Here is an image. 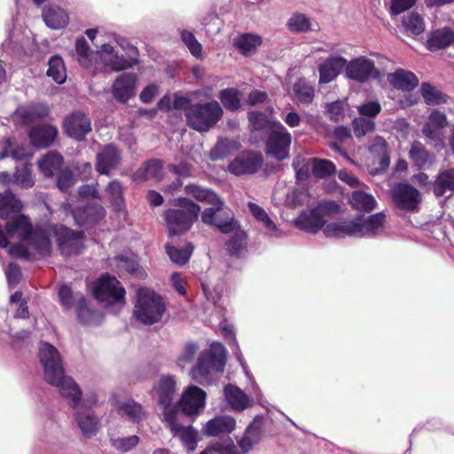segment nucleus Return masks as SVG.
Masks as SVG:
<instances>
[{
    "instance_id": "1",
    "label": "nucleus",
    "mask_w": 454,
    "mask_h": 454,
    "mask_svg": "<svg viewBox=\"0 0 454 454\" xmlns=\"http://www.w3.org/2000/svg\"><path fill=\"white\" fill-rule=\"evenodd\" d=\"M339 210V206L333 201H323L314 208V232L323 229L325 236L329 238L364 237L379 234L384 226L385 215L378 213L366 218L358 217L350 221H343L325 225L320 214H332Z\"/></svg>"
},
{
    "instance_id": "2",
    "label": "nucleus",
    "mask_w": 454,
    "mask_h": 454,
    "mask_svg": "<svg viewBox=\"0 0 454 454\" xmlns=\"http://www.w3.org/2000/svg\"><path fill=\"white\" fill-rule=\"evenodd\" d=\"M184 192L197 201L212 206L201 212L203 223L215 227L223 234H229L235 229L237 220L234 215L231 211L223 209L224 201L215 191L196 184H189L185 185Z\"/></svg>"
},
{
    "instance_id": "3",
    "label": "nucleus",
    "mask_w": 454,
    "mask_h": 454,
    "mask_svg": "<svg viewBox=\"0 0 454 454\" xmlns=\"http://www.w3.org/2000/svg\"><path fill=\"white\" fill-rule=\"evenodd\" d=\"M39 357L44 368L45 380L59 387L61 395L75 408L81 401L82 391L72 378L65 376L58 349L51 344L43 343L39 351Z\"/></svg>"
},
{
    "instance_id": "4",
    "label": "nucleus",
    "mask_w": 454,
    "mask_h": 454,
    "mask_svg": "<svg viewBox=\"0 0 454 454\" xmlns=\"http://www.w3.org/2000/svg\"><path fill=\"white\" fill-rule=\"evenodd\" d=\"M173 207L163 213L168 238L181 236L189 231L197 222L201 211L200 206L186 197L173 200Z\"/></svg>"
},
{
    "instance_id": "5",
    "label": "nucleus",
    "mask_w": 454,
    "mask_h": 454,
    "mask_svg": "<svg viewBox=\"0 0 454 454\" xmlns=\"http://www.w3.org/2000/svg\"><path fill=\"white\" fill-rule=\"evenodd\" d=\"M166 312V303L155 291L141 287L137 292L133 317L145 325H153L161 321Z\"/></svg>"
},
{
    "instance_id": "6",
    "label": "nucleus",
    "mask_w": 454,
    "mask_h": 454,
    "mask_svg": "<svg viewBox=\"0 0 454 454\" xmlns=\"http://www.w3.org/2000/svg\"><path fill=\"white\" fill-rule=\"evenodd\" d=\"M226 356L225 347L221 342H213L208 349L200 353L196 364L191 370L192 380L203 384L208 381L211 372H223Z\"/></svg>"
},
{
    "instance_id": "7",
    "label": "nucleus",
    "mask_w": 454,
    "mask_h": 454,
    "mask_svg": "<svg viewBox=\"0 0 454 454\" xmlns=\"http://www.w3.org/2000/svg\"><path fill=\"white\" fill-rule=\"evenodd\" d=\"M223 110L216 100L195 103L185 109V117L190 128L207 132L222 119Z\"/></svg>"
},
{
    "instance_id": "8",
    "label": "nucleus",
    "mask_w": 454,
    "mask_h": 454,
    "mask_svg": "<svg viewBox=\"0 0 454 454\" xmlns=\"http://www.w3.org/2000/svg\"><path fill=\"white\" fill-rule=\"evenodd\" d=\"M49 232L54 238L57 249L63 257L77 256L85 249L83 231H75L64 224L52 223L49 225Z\"/></svg>"
},
{
    "instance_id": "9",
    "label": "nucleus",
    "mask_w": 454,
    "mask_h": 454,
    "mask_svg": "<svg viewBox=\"0 0 454 454\" xmlns=\"http://www.w3.org/2000/svg\"><path fill=\"white\" fill-rule=\"evenodd\" d=\"M176 392L177 379L174 375L162 374L153 385L152 395L163 409L164 419H172L174 415H178V408L173 405Z\"/></svg>"
},
{
    "instance_id": "10",
    "label": "nucleus",
    "mask_w": 454,
    "mask_h": 454,
    "mask_svg": "<svg viewBox=\"0 0 454 454\" xmlns=\"http://www.w3.org/2000/svg\"><path fill=\"white\" fill-rule=\"evenodd\" d=\"M126 291L121 282L108 273L102 275L93 284V296L107 306L125 303Z\"/></svg>"
},
{
    "instance_id": "11",
    "label": "nucleus",
    "mask_w": 454,
    "mask_h": 454,
    "mask_svg": "<svg viewBox=\"0 0 454 454\" xmlns=\"http://www.w3.org/2000/svg\"><path fill=\"white\" fill-rule=\"evenodd\" d=\"M206 396L207 394L202 388L197 386L188 387L174 406L178 408V419H182L183 416H197L205 407Z\"/></svg>"
},
{
    "instance_id": "12",
    "label": "nucleus",
    "mask_w": 454,
    "mask_h": 454,
    "mask_svg": "<svg viewBox=\"0 0 454 454\" xmlns=\"http://www.w3.org/2000/svg\"><path fill=\"white\" fill-rule=\"evenodd\" d=\"M292 136L286 129L279 124L278 129L272 130L267 138L266 153L277 160H283L289 157Z\"/></svg>"
},
{
    "instance_id": "13",
    "label": "nucleus",
    "mask_w": 454,
    "mask_h": 454,
    "mask_svg": "<svg viewBox=\"0 0 454 454\" xmlns=\"http://www.w3.org/2000/svg\"><path fill=\"white\" fill-rule=\"evenodd\" d=\"M263 161L260 153L244 151L230 162L228 170L235 176L254 175L262 168Z\"/></svg>"
},
{
    "instance_id": "14",
    "label": "nucleus",
    "mask_w": 454,
    "mask_h": 454,
    "mask_svg": "<svg viewBox=\"0 0 454 454\" xmlns=\"http://www.w3.org/2000/svg\"><path fill=\"white\" fill-rule=\"evenodd\" d=\"M121 162V151L114 144L104 145L96 155L95 169L104 176H110L112 170L117 169Z\"/></svg>"
},
{
    "instance_id": "15",
    "label": "nucleus",
    "mask_w": 454,
    "mask_h": 454,
    "mask_svg": "<svg viewBox=\"0 0 454 454\" xmlns=\"http://www.w3.org/2000/svg\"><path fill=\"white\" fill-rule=\"evenodd\" d=\"M64 129L69 137L83 141L91 131L90 119L82 112H73L65 118Z\"/></svg>"
},
{
    "instance_id": "16",
    "label": "nucleus",
    "mask_w": 454,
    "mask_h": 454,
    "mask_svg": "<svg viewBox=\"0 0 454 454\" xmlns=\"http://www.w3.org/2000/svg\"><path fill=\"white\" fill-rule=\"evenodd\" d=\"M392 196L394 202L401 208L415 211L418 209L419 204L421 200V194L414 187L399 184L392 190Z\"/></svg>"
},
{
    "instance_id": "17",
    "label": "nucleus",
    "mask_w": 454,
    "mask_h": 454,
    "mask_svg": "<svg viewBox=\"0 0 454 454\" xmlns=\"http://www.w3.org/2000/svg\"><path fill=\"white\" fill-rule=\"evenodd\" d=\"M106 215V209L97 203H89L85 206L78 207L73 213L76 224L81 227L93 226L105 218Z\"/></svg>"
},
{
    "instance_id": "18",
    "label": "nucleus",
    "mask_w": 454,
    "mask_h": 454,
    "mask_svg": "<svg viewBox=\"0 0 454 454\" xmlns=\"http://www.w3.org/2000/svg\"><path fill=\"white\" fill-rule=\"evenodd\" d=\"M348 78L365 82L376 74L374 62L365 57L353 59L346 66Z\"/></svg>"
},
{
    "instance_id": "19",
    "label": "nucleus",
    "mask_w": 454,
    "mask_h": 454,
    "mask_svg": "<svg viewBox=\"0 0 454 454\" xmlns=\"http://www.w3.org/2000/svg\"><path fill=\"white\" fill-rule=\"evenodd\" d=\"M180 420L182 419H178V415H174L172 419H165L173 435L180 438L188 451H193L197 447L198 433L192 425L184 426Z\"/></svg>"
},
{
    "instance_id": "20",
    "label": "nucleus",
    "mask_w": 454,
    "mask_h": 454,
    "mask_svg": "<svg viewBox=\"0 0 454 454\" xmlns=\"http://www.w3.org/2000/svg\"><path fill=\"white\" fill-rule=\"evenodd\" d=\"M137 75L131 73H123L119 75L112 85V94L120 103L126 104L135 96Z\"/></svg>"
},
{
    "instance_id": "21",
    "label": "nucleus",
    "mask_w": 454,
    "mask_h": 454,
    "mask_svg": "<svg viewBox=\"0 0 454 454\" xmlns=\"http://www.w3.org/2000/svg\"><path fill=\"white\" fill-rule=\"evenodd\" d=\"M346 65V59L340 56H333L319 63L317 67L319 73V85L333 82L341 73Z\"/></svg>"
},
{
    "instance_id": "22",
    "label": "nucleus",
    "mask_w": 454,
    "mask_h": 454,
    "mask_svg": "<svg viewBox=\"0 0 454 454\" xmlns=\"http://www.w3.org/2000/svg\"><path fill=\"white\" fill-rule=\"evenodd\" d=\"M163 178V161L160 159H150L141 164V166L131 175L134 182H145L153 180L160 182Z\"/></svg>"
},
{
    "instance_id": "23",
    "label": "nucleus",
    "mask_w": 454,
    "mask_h": 454,
    "mask_svg": "<svg viewBox=\"0 0 454 454\" xmlns=\"http://www.w3.org/2000/svg\"><path fill=\"white\" fill-rule=\"evenodd\" d=\"M51 233L49 229L45 230L42 227H35L27 235V239L24 241L27 242L37 254L45 257L50 256L51 254V241L50 239Z\"/></svg>"
},
{
    "instance_id": "24",
    "label": "nucleus",
    "mask_w": 454,
    "mask_h": 454,
    "mask_svg": "<svg viewBox=\"0 0 454 454\" xmlns=\"http://www.w3.org/2000/svg\"><path fill=\"white\" fill-rule=\"evenodd\" d=\"M56 127L49 124H42L33 127L28 137L31 144L37 148H47L51 146L58 137Z\"/></svg>"
},
{
    "instance_id": "25",
    "label": "nucleus",
    "mask_w": 454,
    "mask_h": 454,
    "mask_svg": "<svg viewBox=\"0 0 454 454\" xmlns=\"http://www.w3.org/2000/svg\"><path fill=\"white\" fill-rule=\"evenodd\" d=\"M236 427L233 418L226 415L216 416L208 420L203 428V434L207 436L228 435Z\"/></svg>"
},
{
    "instance_id": "26",
    "label": "nucleus",
    "mask_w": 454,
    "mask_h": 454,
    "mask_svg": "<svg viewBox=\"0 0 454 454\" xmlns=\"http://www.w3.org/2000/svg\"><path fill=\"white\" fill-rule=\"evenodd\" d=\"M387 80L394 88L403 91L412 90L419 84V79L412 72L402 68L387 74Z\"/></svg>"
},
{
    "instance_id": "27",
    "label": "nucleus",
    "mask_w": 454,
    "mask_h": 454,
    "mask_svg": "<svg viewBox=\"0 0 454 454\" xmlns=\"http://www.w3.org/2000/svg\"><path fill=\"white\" fill-rule=\"evenodd\" d=\"M42 18L51 29L64 28L69 21L67 12L58 5H47L43 9Z\"/></svg>"
},
{
    "instance_id": "28",
    "label": "nucleus",
    "mask_w": 454,
    "mask_h": 454,
    "mask_svg": "<svg viewBox=\"0 0 454 454\" xmlns=\"http://www.w3.org/2000/svg\"><path fill=\"white\" fill-rule=\"evenodd\" d=\"M33 228L29 218L24 215L12 216L4 226V230L10 238L18 235L22 241L27 239V235Z\"/></svg>"
},
{
    "instance_id": "29",
    "label": "nucleus",
    "mask_w": 454,
    "mask_h": 454,
    "mask_svg": "<svg viewBox=\"0 0 454 454\" xmlns=\"http://www.w3.org/2000/svg\"><path fill=\"white\" fill-rule=\"evenodd\" d=\"M49 114V106L43 103L33 104L18 110L20 120L26 126L43 120Z\"/></svg>"
},
{
    "instance_id": "30",
    "label": "nucleus",
    "mask_w": 454,
    "mask_h": 454,
    "mask_svg": "<svg viewBox=\"0 0 454 454\" xmlns=\"http://www.w3.org/2000/svg\"><path fill=\"white\" fill-rule=\"evenodd\" d=\"M22 208L21 201L11 190L8 189L0 193V218L9 219L12 215H18Z\"/></svg>"
},
{
    "instance_id": "31",
    "label": "nucleus",
    "mask_w": 454,
    "mask_h": 454,
    "mask_svg": "<svg viewBox=\"0 0 454 454\" xmlns=\"http://www.w3.org/2000/svg\"><path fill=\"white\" fill-rule=\"evenodd\" d=\"M75 421L82 435L86 438H90L98 431V419L90 411H78L75 413Z\"/></svg>"
},
{
    "instance_id": "32",
    "label": "nucleus",
    "mask_w": 454,
    "mask_h": 454,
    "mask_svg": "<svg viewBox=\"0 0 454 454\" xmlns=\"http://www.w3.org/2000/svg\"><path fill=\"white\" fill-rule=\"evenodd\" d=\"M236 226H238V223ZM231 233L232 235L225 242L224 248L231 257L239 259L245 249L247 234L245 231L237 229V227Z\"/></svg>"
},
{
    "instance_id": "33",
    "label": "nucleus",
    "mask_w": 454,
    "mask_h": 454,
    "mask_svg": "<svg viewBox=\"0 0 454 454\" xmlns=\"http://www.w3.org/2000/svg\"><path fill=\"white\" fill-rule=\"evenodd\" d=\"M454 43V31L448 27L436 29L430 34L427 40L429 50L444 49Z\"/></svg>"
},
{
    "instance_id": "34",
    "label": "nucleus",
    "mask_w": 454,
    "mask_h": 454,
    "mask_svg": "<svg viewBox=\"0 0 454 454\" xmlns=\"http://www.w3.org/2000/svg\"><path fill=\"white\" fill-rule=\"evenodd\" d=\"M110 197V203L115 212H121L125 208L124 187L119 179L111 180L106 188Z\"/></svg>"
},
{
    "instance_id": "35",
    "label": "nucleus",
    "mask_w": 454,
    "mask_h": 454,
    "mask_svg": "<svg viewBox=\"0 0 454 454\" xmlns=\"http://www.w3.org/2000/svg\"><path fill=\"white\" fill-rule=\"evenodd\" d=\"M127 53L129 55L128 59L114 54L107 62V66L114 71H121L132 67L137 63L138 51L137 47L127 44Z\"/></svg>"
},
{
    "instance_id": "36",
    "label": "nucleus",
    "mask_w": 454,
    "mask_h": 454,
    "mask_svg": "<svg viewBox=\"0 0 454 454\" xmlns=\"http://www.w3.org/2000/svg\"><path fill=\"white\" fill-rule=\"evenodd\" d=\"M63 163L64 158L60 153L50 152L39 160L38 167L45 176L51 177L61 170Z\"/></svg>"
},
{
    "instance_id": "37",
    "label": "nucleus",
    "mask_w": 454,
    "mask_h": 454,
    "mask_svg": "<svg viewBox=\"0 0 454 454\" xmlns=\"http://www.w3.org/2000/svg\"><path fill=\"white\" fill-rule=\"evenodd\" d=\"M225 398L231 406L237 411H242L247 407V395L238 387L229 384L224 387Z\"/></svg>"
},
{
    "instance_id": "38",
    "label": "nucleus",
    "mask_w": 454,
    "mask_h": 454,
    "mask_svg": "<svg viewBox=\"0 0 454 454\" xmlns=\"http://www.w3.org/2000/svg\"><path fill=\"white\" fill-rule=\"evenodd\" d=\"M410 158L419 168H425L434 161V156L428 153L423 145L419 142L412 143L410 152Z\"/></svg>"
},
{
    "instance_id": "39",
    "label": "nucleus",
    "mask_w": 454,
    "mask_h": 454,
    "mask_svg": "<svg viewBox=\"0 0 454 454\" xmlns=\"http://www.w3.org/2000/svg\"><path fill=\"white\" fill-rule=\"evenodd\" d=\"M369 149L372 153L379 158V168H375V169L372 171V173L375 175L379 171L386 169L389 165V158L386 151V142L382 137H375Z\"/></svg>"
},
{
    "instance_id": "40",
    "label": "nucleus",
    "mask_w": 454,
    "mask_h": 454,
    "mask_svg": "<svg viewBox=\"0 0 454 454\" xmlns=\"http://www.w3.org/2000/svg\"><path fill=\"white\" fill-rule=\"evenodd\" d=\"M241 92L234 88H226L219 91L218 98L223 107L230 112H236L241 107Z\"/></svg>"
},
{
    "instance_id": "41",
    "label": "nucleus",
    "mask_w": 454,
    "mask_h": 454,
    "mask_svg": "<svg viewBox=\"0 0 454 454\" xmlns=\"http://www.w3.org/2000/svg\"><path fill=\"white\" fill-rule=\"evenodd\" d=\"M194 247L192 243H187L185 247L177 248L176 247L166 244L165 250L167 254L169 256L170 260L180 266H183L187 263L189 261Z\"/></svg>"
},
{
    "instance_id": "42",
    "label": "nucleus",
    "mask_w": 454,
    "mask_h": 454,
    "mask_svg": "<svg viewBox=\"0 0 454 454\" xmlns=\"http://www.w3.org/2000/svg\"><path fill=\"white\" fill-rule=\"evenodd\" d=\"M434 193L440 197L454 191V170L449 169L440 173L434 183Z\"/></svg>"
},
{
    "instance_id": "43",
    "label": "nucleus",
    "mask_w": 454,
    "mask_h": 454,
    "mask_svg": "<svg viewBox=\"0 0 454 454\" xmlns=\"http://www.w3.org/2000/svg\"><path fill=\"white\" fill-rule=\"evenodd\" d=\"M350 203L355 208L364 211H372L377 206L375 198L364 191L353 192Z\"/></svg>"
},
{
    "instance_id": "44",
    "label": "nucleus",
    "mask_w": 454,
    "mask_h": 454,
    "mask_svg": "<svg viewBox=\"0 0 454 454\" xmlns=\"http://www.w3.org/2000/svg\"><path fill=\"white\" fill-rule=\"evenodd\" d=\"M49 67L46 72L49 77L59 84L65 82L67 79L66 67L61 57L52 56L48 62Z\"/></svg>"
},
{
    "instance_id": "45",
    "label": "nucleus",
    "mask_w": 454,
    "mask_h": 454,
    "mask_svg": "<svg viewBox=\"0 0 454 454\" xmlns=\"http://www.w3.org/2000/svg\"><path fill=\"white\" fill-rule=\"evenodd\" d=\"M402 25L406 32L419 35L425 31L426 25L421 15L418 12H411L402 19Z\"/></svg>"
},
{
    "instance_id": "46",
    "label": "nucleus",
    "mask_w": 454,
    "mask_h": 454,
    "mask_svg": "<svg viewBox=\"0 0 454 454\" xmlns=\"http://www.w3.org/2000/svg\"><path fill=\"white\" fill-rule=\"evenodd\" d=\"M118 409L132 422L138 423L145 419L144 408L133 400L120 404Z\"/></svg>"
},
{
    "instance_id": "47",
    "label": "nucleus",
    "mask_w": 454,
    "mask_h": 454,
    "mask_svg": "<svg viewBox=\"0 0 454 454\" xmlns=\"http://www.w3.org/2000/svg\"><path fill=\"white\" fill-rule=\"evenodd\" d=\"M421 95L427 105H440L446 102V97L435 87L429 83H422Z\"/></svg>"
},
{
    "instance_id": "48",
    "label": "nucleus",
    "mask_w": 454,
    "mask_h": 454,
    "mask_svg": "<svg viewBox=\"0 0 454 454\" xmlns=\"http://www.w3.org/2000/svg\"><path fill=\"white\" fill-rule=\"evenodd\" d=\"M262 44V39L259 35L252 34H244L235 43L236 48H238L243 55H248L256 47Z\"/></svg>"
},
{
    "instance_id": "49",
    "label": "nucleus",
    "mask_w": 454,
    "mask_h": 454,
    "mask_svg": "<svg viewBox=\"0 0 454 454\" xmlns=\"http://www.w3.org/2000/svg\"><path fill=\"white\" fill-rule=\"evenodd\" d=\"M181 38L185 46L189 49L191 54L197 59L202 58V45L195 38L194 35L189 30L181 32Z\"/></svg>"
},
{
    "instance_id": "50",
    "label": "nucleus",
    "mask_w": 454,
    "mask_h": 454,
    "mask_svg": "<svg viewBox=\"0 0 454 454\" xmlns=\"http://www.w3.org/2000/svg\"><path fill=\"white\" fill-rule=\"evenodd\" d=\"M139 437L134 434L129 437L112 439L111 443L117 450L121 452H128L134 449L139 443Z\"/></svg>"
},
{
    "instance_id": "51",
    "label": "nucleus",
    "mask_w": 454,
    "mask_h": 454,
    "mask_svg": "<svg viewBox=\"0 0 454 454\" xmlns=\"http://www.w3.org/2000/svg\"><path fill=\"white\" fill-rule=\"evenodd\" d=\"M12 183L23 188H30L34 185L31 170L27 167L16 168L12 176Z\"/></svg>"
},
{
    "instance_id": "52",
    "label": "nucleus",
    "mask_w": 454,
    "mask_h": 454,
    "mask_svg": "<svg viewBox=\"0 0 454 454\" xmlns=\"http://www.w3.org/2000/svg\"><path fill=\"white\" fill-rule=\"evenodd\" d=\"M335 171L334 164L327 160L314 158V176L326 177Z\"/></svg>"
},
{
    "instance_id": "53",
    "label": "nucleus",
    "mask_w": 454,
    "mask_h": 454,
    "mask_svg": "<svg viewBox=\"0 0 454 454\" xmlns=\"http://www.w3.org/2000/svg\"><path fill=\"white\" fill-rule=\"evenodd\" d=\"M422 133L427 138L434 142L436 145H440L441 148L444 147V129H440L437 126H424Z\"/></svg>"
},
{
    "instance_id": "54",
    "label": "nucleus",
    "mask_w": 454,
    "mask_h": 454,
    "mask_svg": "<svg viewBox=\"0 0 454 454\" xmlns=\"http://www.w3.org/2000/svg\"><path fill=\"white\" fill-rule=\"evenodd\" d=\"M287 25L291 31L305 32L308 31L310 27V20L304 14L295 13L288 20Z\"/></svg>"
},
{
    "instance_id": "55",
    "label": "nucleus",
    "mask_w": 454,
    "mask_h": 454,
    "mask_svg": "<svg viewBox=\"0 0 454 454\" xmlns=\"http://www.w3.org/2000/svg\"><path fill=\"white\" fill-rule=\"evenodd\" d=\"M418 0H389L388 12L391 16L399 15L416 5Z\"/></svg>"
},
{
    "instance_id": "56",
    "label": "nucleus",
    "mask_w": 454,
    "mask_h": 454,
    "mask_svg": "<svg viewBox=\"0 0 454 454\" xmlns=\"http://www.w3.org/2000/svg\"><path fill=\"white\" fill-rule=\"evenodd\" d=\"M74 184V177L72 170L65 168L59 171L57 176V187L63 192H67Z\"/></svg>"
},
{
    "instance_id": "57",
    "label": "nucleus",
    "mask_w": 454,
    "mask_h": 454,
    "mask_svg": "<svg viewBox=\"0 0 454 454\" xmlns=\"http://www.w3.org/2000/svg\"><path fill=\"white\" fill-rule=\"evenodd\" d=\"M247 118L250 126L254 130H264L269 126V120L267 116L262 112L251 111L247 114Z\"/></svg>"
},
{
    "instance_id": "58",
    "label": "nucleus",
    "mask_w": 454,
    "mask_h": 454,
    "mask_svg": "<svg viewBox=\"0 0 454 454\" xmlns=\"http://www.w3.org/2000/svg\"><path fill=\"white\" fill-rule=\"evenodd\" d=\"M294 95L301 102L312 101V88L306 85L304 80L299 79L294 85Z\"/></svg>"
},
{
    "instance_id": "59",
    "label": "nucleus",
    "mask_w": 454,
    "mask_h": 454,
    "mask_svg": "<svg viewBox=\"0 0 454 454\" xmlns=\"http://www.w3.org/2000/svg\"><path fill=\"white\" fill-rule=\"evenodd\" d=\"M375 123L372 120L362 117L356 118L353 121L354 133L357 137L365 136L367 133L374 130Z\"/></svg>"
},
{
    "instance_id": "60",
    "label": "nucleus",
    "mask_w": 454,
    "mask_h": 454,
    "mask_svg": "<svg viewBox=\"0 0 454 454\" xmlns=\"http://www.w3.org/2000/svg\"><path fill=\"white\" fill-rule=\"evenodd\" d=\"M198 350L199 346L197 343L192 341L187 342L184 348L182 355L177 359L178 364L184 366V364L192 362Z\"/></svg>"
},
{
    "instance_id": "61",
    "label": "nucleus",
    "mask_w": 454,
    "mask_h": 454,
    "mask_svg": "<svg viewBox=\"0 0 454 454\" xmlns=\"http://www.w3.org/2000/svg\"><path fill=\"white\" fill-rule=\"evenodd\" d=\"M358 113L369 118L376 117L381 111V106L379 101H367L357 107Z\"/></svg>"
},
{
    "instance_id": "62",
    "label": "nucleus",
    "mask_w": 454,
    "mask_h": 454,
    "mask_svg": "<svg viewBox=\"0 0 454 454\" xmlns=\"http://www.w3.org/2000/svg\"><path fill=\"white\" fill-rule=\"evenodd\" d=\"M76 312L77 318L82 325H86L90 321L92 311L89 309L88 301L84 296L78 300Z\"/></svg>"
},
{
    "instance_id": "63",
    "label": "nucleus",
    "mask_w": 454,
    "mask_h": 454,
    "mask_svg": "<svg viewBox=\"0 0 454 454\" xmlns=\"http://www.w3.org/2000/svg\"><path fill=\"white\" fill-rule=\"evenodd\" d=\"M59 298L60 304L65 309L68 310L74 306V294L72 289L67 285H62L59 289Z\"/></svg>"
},
{
    "instance_id": "64",
    "label": "nucleus",
    "mask_w": 454,
    "mask_h": 454,
    "mask_svg": "<svg viewBox=\"0 0 454 454\" xmlns=\"http://www.w3.org/2000/svg\"><path fill=\"white\" fill-rule=\"evenodd\" d=\"M347 104L344 101H336L328 105L327 112L333 121H340L343 118Z\"/></svg>"
}]
</instances>
